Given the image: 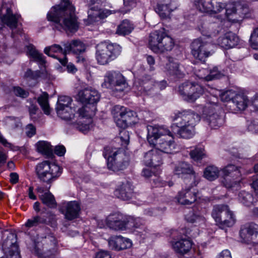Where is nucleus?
I'll use <instances>...</instances> for the list:
<instances>
[{
  "label": "nucleus",
  "mask_w": 258,
  "mask_h": 258,
  "mask_svg": "<svg viewBox=\"0 0 258 258\" xmlns=\"http://www.w3.org/2000/svg\"><path fill=\"white\" fill-rule=\"evenodd\" d=\"M238 199L240 203L246 206H250L253 202L252 196L245 191L240 192L238 194Z\"/></svg>",
  "instance_id": "3c124183"
},
{
  "label": "nucleus",
  "mask_w": 258,
  "mask_h": 258,
  "mask_svg": "<svg viewBox=\"0 0 258 258\" xmlns=\"http://www.w3.org/2000/svg\"><path fill=\"white\" fill-rule=\"evenodd\" d=\"M46 224H47V220L45 217L37 215L28 219L25 223V226L30 228Z\"/></svg>",
  "instance_id": "a19ab883"
},
{
  "label": "nucleus",
  "mask_w": 258,
  "mask_h": 258,
  "mask_svg": "<svg viewBox=\"0 0 258 258\" xmlns=\"http://www.w3.org/2000/svg\"><path fill=\"white\" fill-rule=\"evenodd\" d=\"M39 199L42 203L50 208H55L56 203L54 196L49 192H45L42 195H39Z\"/></svg>",
  "instance_id": "de8ad7c7"
},
{
  "label": "nucleus",
  "mask_w": 258,
  "mask_h": 258,
  "mask_svg": "<svg viewBox=\"0 0 258 258\" xmlns=\"http://www.w3.org/2000/svg\"><path fill=\"white\" fill-rule=\"evenodd\" d=\"M66 148L62 145L56 146L54 150V153L59 156H63L66 153Z\"/></svg>",
  "instance_id": "e2e57ef3"
},
{
  "label": "nucleus",
  "mask_w": 258,
  "mask_h": 258,
  "mask_svg": "<svg viewBox=\"0 0 258 258\" xmlns=\"http://www.w3.org/2000/svg\"><path fill=\"white\" fill-rule=\"evenodd\" d=\"M100 94L95 89L92 88H85L80 90L77 94V99L83 104H89L88 106V110L92 109V106H96L94 104L98 102L100 99Z\"/></svg>",
  "instance_id": "aec40b11"
},
{
  "label": "nucleus",
  "mask_w": 258,
  "mask_h": 258,
  "mask_svg": "<svg viewBox=\"0 0 258 258\" xmlns=\"http://www.w3.org/2000/svg\"><path fill=\"white\" fill-rule=\"evenodd\" d=\"M250 103L253 108L258 111V93H256L251 98Z\"/></svg>",
  "instance_id": "0e129e2a"
},
{
  "label": "nucleus",
  "mask_w": 258,
  "mask_h": 258,
  "mask_svg": "<svg viewBox=\"0 0 258 258\" xmlns=\"http://www.w3.org/2000/svg\"><path fill=\"white\" fill-rule=\"evenodd\" d=\"M47 93L44 92L38 98V102L43 110L44 113L48 115L50 112V109L48 101Z\"/></svg>",
  "instance_id": "8fccbe9b"
},
{
  "label": "nucleus",
  "mask_w": 258,
  "mask_h": 258,
  "mask_svg": "<svg viewBox=\"0 0 258 258\" xmlns=\"http://www.w3.org/2000/svg\"><path fill=\"white\" fill-rule=\"evenodd\" d=\"M28 52L34 60L38 62L40 64L44 65L45 63L44 56L37 50L33 45H30L28 46Z\"/></svg>",
  "instance_id": "a18cd8bd"
},
{
  "label": "nucleus",
  "mask_w": 258,
  "mask_h": 258,
  "mask_svg": "<svg viewBox=\"0 0 258 258\" xmlns=\"http://www.w3.org/2000/svg\"><path fill=\"white\" fill-rule=\"evenodd\" d=\"M223 12V14L218 15L220 19L227 18L229 21L234 23H237L241 21L244 18L246 10L242 8L240 5H236L234 3H229L226 5H225L224 10L220 13Z\"/></svg>",
  "instance_id": "4468645a"
},
{
  "label": "nucleus",
  "mask_w": 258,
  "mask_h": 258,
  "mask_svg": "<svg viewBox=\"0 0 258 258\" xmlns=\"http://www.w3.org/2000/svg\"><path fill=\"white\" fill-rule=\"evenodd\" d=\"M127 86L125 77L118 71L107 72L104 76L102 86L122 91Z\"/></svg>",
  "instance_id": "ddd939ff"
},
{
  "label": "nucleus",
  "mask_w": 258,
  "mask_h": 258,
  "mask_svg": "<svg viewBox=\"0 0 258 258\" xmlns=\"http://www.w3.org/2000/svg\"><path fill=\"white\" fill-rule=\"evenodd\" d=\"M75 10L69 0H62L59 5L51 8L47 19L66 30L76 31L79 25Z\"/></svg>",
  "instance_id": "f257e3e1"
},
{
  "label": "nucleus",
  "mask_w": 258,
  "mask_h": 258,
  "mask_svg": "<svg viewBox=\"0 0 258 258\" xmlns=\"http://www.w3.org/2000/svg\"><path fill=\"white\" fill-rule=\"evenodd\" d=\"M204 149L203 148H196L190 152V157L195 161L202 159L205 154L204 152Z\"/></svg>",
  "instance_id": "864d4df0"
},
{
  "label": "nucleus",
  "mask_w": 258,
  "mask_h": 258,
  "mask_svg": "<svg viewBox=\"0 0 258 258\" xmlns=\"http://www.w3.org/2000/svg\"><path fill=\"white\" fill-rule=\"evenodd\" d=\"M172 120L178 127L177 134L183 138H189L195 134V126L200 121L201 116L191 110L178 111L172 116Z\"/></svg>",
  "instance_id": "7ed1b4c3"
},
{
  "label": "nucleus",
  "mask_w": 258,
  "mask_h": 258,
  "mask_svg": "<svg viewBox=\"0 0 258 258\" xmlns=\"http://www.w3.org/2000/svg\"><path fill=\"white\" fill-rule=\"evenodd\" d=\"M56 112L58 116L61 119L71 120L74 118L75 111L70 106H67L65 108L57 109Z\"/></svg>",
  "instance_id": "37998d69"
},
{
  "label": "nucleus",
  "mask_w": 258,
  "mask_h": 258,
  "mask_svg": "<svg viewBox=\"0 0 258 258\" xmlns=\"http://www.w3.org/2000/svg\"><path fill=\"white\" fill-rule=\"evenodd\" d=\"M225 180L228 177H231L234 181L232 183H226L224 185L227 188H231L238 185L241 177V172L239 169L232 164H229L222 170Z\"/></svg>",
  "instance_id": "5701e85b"
},
{
  "label": "nucleus",
  "mask_w": 258,
  "mask_h": 258,
  "mask_svg": "<svg viewBox=\"0 0 258 258\" xmlns=\"http://www.w3.org/2000/svg\"><path fill=\"white\" fill-rule=\"evenodd\" d=\"M192 82H185L181 84L178 87V92L182 98L188 101Z\"/></svg>",
  "instance_id": "49530a36"
},
{
  "label": "nucleus",
  "mask_w": 258,
  "mask_h": 258,
  "mask_svg": "<svg viewBox=\"0 0 258 258\" xmlns=\"http://www.w3.org/2000/svg\"><path fill=\"white\" fill-rule=\"evenodd\" d=\"M36 146L38 152L46 155L48 157H50L52 155V149L51 145L48 142L39 141L36 144Z\"/></svg>",
  "instance_id": "ea45409f"
},
{
  "label": "nucleus",
  "mask_w": 258,
  "mask_h": 258,
  "mask_svg": "<svg viewBox=\"0 0 258 258\" xmlns=\"http://www.w3.org/2000/svg\"><path fill=\"white\" fill-rule=\"evenodd\" d=\"M190 47L191 53L194 58L203 62H205L206 58L214 52L210 43L200 39L194 40Z\"/></svg>",
  "instance_id": "9b49d317"
},
{
  "label": "nucleus",
  "mask_w": 258,
  "mask_h": 258,
  "mask_svg": "<svg viewBox=\"0 0 258 258\" xmlns=\"http://www.w3.org/2000/svg\"><path fill=\"white\" fill-rule=\"evenodd\" d=\"M249 43L252 48L258 50V27L254 29L251 33Z\"/></svg>",
  "instance_id": "5fc2aeb1"
},
{
  "label": "nucleus",
  "mask_w": 258,
  "mask_h": 258,
  "mask_svg": "<svg viewBox=\"0 0 258 258\" xmlns=\"http://www.w3.org/2000/svg\"><path fill=\"white\" fill-rule=\"evenodd\" d=\"M154 83L155 80L151 76L145 75L135 82L134 87L141 93L151 89Z\"/></svg>",
  "instance_id": "72a5a7b5"
},
{
  "label": "nucleus",
  "mask_w": 258,
  "mask_h": 258,
  "mask_svg": "<svg viewBox=\"0 0 258 258\" xmlns=\"http://www.w3.org/2000/svg\"><path fill=\"white\" fill-rule=\"evenodd\" d=\"M120 138L121 140L126 145L129 143V134L126 131H122L120 133Z\"/></svg>",
  "instance_id": "052dcab7"
},
{
  "label": "nucleus",
  "mask_w": 258,
  "mask_h": 258,
  "mask_svg": "<svg viewBox=\"0 0 258 258\" xmlns=\"http://www.w3.org/2000/svg\"><path fill=\"white\" fill-rule=\"evenodd\" d=\"M95 258H111V256L108 252L102 250L96 254Z\"/></svg>",
  "instance_id": "69168bd1"
},
{
  "label": "nucleus",
  "mask_w": 258,
  "mask_h": 258,
  "mask_svg": "<svg viewBox=\"0 0 258 258\" xmlns=\"http://www.w3.org/2000/svg\"><path fill=\"white\" fill-rule=\"evenodd\" d=\"M217 43L221 47L228 49L237 45L238 38L235 34L229 32L225 34L223 36L219 37Z\"/></svg>",
  "instance_id": "a878e982"
},
{
  "label": "nucleus",
  "mask_w": 258,
  "mask_h": 258,
  "mask_svg": "<svg viewBox=\"0 0 258 258\" xmlns=\"http://www.w3.org/2000/svg\"><path fill=\"white\" fill-rule=\"evenodd\" d=\"M107 226L110 229L119 230H123L130 224L125 217L122 214L114 213L109 215L106 219Z\"/></svg>",
  "instance_id": "4be33fe9"
},
{
  "label": "nucleus",
  "mask_w": 258,
  "mask_h": 258,
  "mask_svg": "<svg viewBox=\"0 0 258 258\" xmlns=\"http://www.w3.org/2000/svg\"><path fill=\"white\" fill-rule=\"evenodd\" d=\"M109 15V13L107 11L99 10L98 11H94L90 12L89 14L88 19L85 20L86 25L91 24L92 23L96 21L97 18L100 19H104L107 17Z\"/></svg>",
  "instance_id": "4c0bfd02"
},
{
  "label": "nucleus",
  "mask_w": 258,
  "mask_h": 258,
  "mask_svg": "<svg viewBox=\"0 0 258 258\" xmlns=\"http://www.w3.org/2000/svg\"><path fill=\"white\" fill-rule=\"evenodd\" d=\"M134 29V25L128 20H124L118 26L116 33L120 35H126L131 33Z\"/></svg>",
  "instance_id": "e433bc0d"
},
{
  "label": "nucleus",
  "mask_w": 258,
  "mask_h": 258,
  "mask_svg": "<svg viewBox=\"0 0 258 258\" xmlns=\"http://www.w3.org/2000/svg\"><path fill=\"white\" fill-rule=\"evenodd\" d=\"M204 93L205 90L202 86L195 82H192L188 102H194Z\"/></svg>",
  "instance_id": "c9c22d12"
},
{
  "label": "nucleus",
  "mask_w": 258,
  "mask_h": 258,
  "mask_svg": "<svg viewBox=\"0 0 258 258\" xmlns=\"http://www.w3.org/2000/svg\"><path fill=\"white\" fill-rule=\"evenodd\" d=\"M174 174L183 178V183L187 185L189 182L198 183V174L194 170L192 166L185 162H181L176 165L174 169Z\"/></svg>",
  "instance_id": "2eb2a0df"
},
{
  "label": "nucleus",
  "mask_w": 258,
  "mask_h": 258,
  "mask_svg": "<svg viewBox=\"0 0 258 258\" xmlns=\"http://www.w3.org/2000/svg\"><path fill=\"white\" fill-rule=\"evenodd\" d=\"M13 90L15 95L22 98L27 97L29 94L27 90L19 86L14 87Z\"/></svg>",
  "instance_id": "4d7b16f0"
},
{
  "label": "nucleus",
  "mask_w": 258,
  "mask_h": 258,
  "mask_svg": "<svg viewBox=\"0 0 258 258\" xmlns=\"http://www.w3.org/2000/svg\"><path fill=\"white\" fill-rule=\"evenodd\" d=\"M187 220L191 223L202 222L204 223L205 222V219L203 216L197 215L195 214H192L191 215V218L187 217Z\"/></svg>",
  "instance_id": "bf43d9fd"
},
{
  "label": "nucleus",
  "mask_w": 258,
  "mask_h": 258,
  "mask_svg": "<svg viewBox=\"0 0 258 258\" xmlns=\"http://www.w3.org/2000/svg\"><path fill=\"white\" fill-rule=\"evenodd\" d=\"M192 243L191 240L183 238L175 242H172L173 250L177 253L184 255L188 252L191 249Z\"/></svg>",
  "instance_id": "2f4dec72"
},
{
  "label": "nucleus",
  "mask_w": 258,
  "mask_h": 258,
  "mask_svg": "<svg viewBox=\"0 0 258 258\" xmlns=\"http://www.w3.org/2000/svg\"><path fill=\"white\" fill-rule=\"evenodd\" d=\"M221 29L222 28L219 24L214 23L208 25L207 30L203 31V34L208 37H212L216 36Z\"/></svg>",
  "instance_id": "09e8293b"
},
{
  "label": "nucleus",
  "mask_w": 258,
  "mask_h": 258,
  "mask_svg": "<svg viewBox=\"0 0 258 258\" xmlns=\"http://www.w3.org/2000/svg\"><path fill=\"white\" fill-rule=\"evenodd\" d=\"M249 131L257 133H258V120H254L251 122L248 126Z\"/></svg>",
  "instance_id": "680f3d73"
},
{
  "label": "nucleus",
  "mask_w": 258,
  "mask_h": 258,
  "mask_svg": "<svg viewBox=\"0 0 258 258\" xmlns=\"http://www.w3.org/2000/svg\"><path fill=\"white\" fill-rule=\"evenodd\" d=\"M248 102L247 97L243 94H236L233 98L232 106L234 111H239L245 110L247 107Z\"/></svg>",
  "instance_id": "f704fd0d"
},
{
  "label": "nucleus",
  "mask_w": 258,
  "mask_h": 258,
  "mask_svg": "<svg viewBox=\"0 0 258 258\" xmlns=\"http://www.w3.org/2000/svg\"><path fill=\"white\" fill-rule=\"evenodd\" d=\"M147 130V140L150 145L161 153L174 152L175 145L173 137L168 128L159 125H148Z\"/></svg>",
  "instance_id": "f03ea898"
},
{
  "label": "nucleus",
  "mask_w": 258,
  "mask_h": 258,
  "mask_svg": "<svg viewBox=\"0 0 258 258\" xmlns=\"http://www.w3.org/2000/svg\"><path fill=\"white\" fill-rule=\"evenodd\" d=\"M72 100L71 97L67 96H59L56 109L65 108L67 106H70Z\"/></svg>",
  "instance_id": "603ef678"
},
{
  "label": "nucleus",
  "mask_w": 258,
  "mask_h": 258,
  "mask_svg": "<svg viewBox=\"0 0 258 258\" xmlns=\"http://www.w3.org/2000/svg\"><path fill=\"white\" fill-rule=\"evenodd\" d=\"M194 5L199 11L210 14H219L225 8V4L217 0H194Z\"/></svg>",
  "instance_id": "dca6fc26"
},
{
  "label": "nucleus",
  "mask_w": 258,
  "mask_h": 258,
  "mask_svg": "<svg viewBox=\"0 0 258 258\" xmlns=\"http://www.w3.org/2000/svg\"><path fill=\"white\" fill-rule=\"evenodd\" d=\"M112 113L116 125L120 128H125L137 121L136 113L124 106H114Z\"/></svg>",
  "instance_id": "1a4fd4ad"
},
{
  "label": "nucleus",
  "mask_w": 258,
  "mask_h": 258,
  "mask_svg": "<svg viewBox=\"0 0 258 258\" xmlns=\"http://www.w3.org/2000/svg\"><path fill=\"white\" fill-rule=\"evenodd\" d=\"M36 127L32 124H28L25 127V133L27 137L31 138L36 134Z\"/></svg>",
  "instance_id": "13d9d810"
},
{
  "label": "nucleus",
  "mask_w": 258,
  "mask_h": 258,
  "mask_svg": "<svg viewBox=\"0 0 258 258\" xmlns=\"http://www.w3.org/2000/svg\"><path fill=\"white\" fill-rule=\"evenodd\" d=\"M176 8L174 2L167 0L166 2L158 4L156 11L162 19H167L169 18L171 13Z\"/></svg>",
  "instance_id": "bb28decb"
},
{
  "label": "nucleus",
  "mask_w": 258,
  "mask_h": 258,
  "mask_svg": "<svg viewBox=\"0 0 258 258\" xmlns=\"http://www.w3.org/2000/svg\"><path fill=\"white\" fill-rule=\"evenodd\" d=\"M35 172L39 180L50 184L60 176L62 169L58 165L46 160L36 165Z\"/></svg>",
  "instance_id": "423d86ee"
},
{
  "label": "nucleus",
  "mask_w": 258,
  "mask_h": 258,
  "mask_svg": "<svg viewBox=\"0 0 258 258\" xmlns=\"http://www.w3.org/2000/svg\"><path fill=\"white\" fill-rule=\"evenodd\" d=\"M211 215L216 225L221 229L232 227L236 220L233 212L225 205L215 206Z\"/></svg>",
  "instance_id": "6e6552de"
},
{
  "label": "nucleus",
  "mask_w": 258,
  "mask_h": 258,
  "mask_svg": "<svg viewBox=\"0 0 258 258\" xmlns=\"http://www.w3.org/2000/svg\"><path fill=\"white\" fill-rule=\"evenodd\" d=\"M57 249L55 238L48 235L41 242L35 244L34 253L39 258H54L57 253Z\"/></svg>",
  "instance_id": "9d476101"
},
{
  "label": "nucleus",
  "mask_w": 258,
  "mask_h": 258,
  "mask_svg": "<svg viewBox=\"0 0 258 258\" xmlns=\"http://www.w3.org/2000/svg\"><path fill=\"white\" fill-rule=\"evenodd\" d=\"M220 170L213 165L207 167L204 172V176L209 180L213 181L217 178L219 175Z\"/></svg>",
  "instance_id": "79ce46f5"
},
{
  "label": "nucleus",
  "mask_w": 258,
  "mask_h": 258,
  "mask_svg": "<svg viewBox=\"0 0 258 258\" xmlns=\"http://www.w3.org/2000/svg\"><path fill=\"white\" fill-rule=\"evenodd\" d=\"M202 72L204 73H208V74L207 75H199V77L202 79H204L208 81H212L214 79H219L223 76V74L218 71L217 68H214L213 70H211L210 71L207 69H203Z\"/></svg>",
  "instance_id": "58836bf2"
},
{
  "label": "nucleus",
  "mask_w": 258,
  "mask_h": 258,
  "mask_svg": "<svg viewBox=\"0 0 258 258\" xmlns=\"http://www.w3.org/2000/svg\"><path fill=\"white\" fill-rule=\"evenodd\" d=\"M121 52V47L117 44L101 43L96 46V60L100 65H107L115 59Z\"/></svg>",
  "instance_id": "39448f33"
},
{
  "label": "nucleus",
  "mask_w": 258,
  "mask_h": 258,
  "mask_svg": "<svg viewBox=\"0 0 258 258\" xmlns=\"http://www.w3.org/2000/svg\"><path fill=\"white\" fill-rule=\"evenodd\" d=\"M5 235L6 238L3 240L2 247L5 254L13 258H21L17 244L16 235L12 232H7Z\"/></svg>",
  "instance_id": "f3484780"
},
{
  "label": "nucleus",
  "mask_w": 258,
  "mask_h": 258,
  "mask_svg": "<svg viewBox=\"0 0 258 258\" xmlns=\"http://www.w3.org/2000/svg\"><path fill=\"white\" fill-rule=\"evenodd\" d=\"M240 236L243 242L258 244V225L254 223L245 224L240 231Z\"/></svg>",
  "instance_id": "6ab92c4d"
},
{
  "label": "nucleus",
  "mask_w": 258,
  "mask_h": 258,
  "mask_svg": "<svg viewBox=\"0 0 258 258\" xmlns=\"http://www.w3.org/2000/svg\"><path fill=\"white\" fill-rule=\"evenodd\" d=\"M220 107L216 102H209L204 109L206 120L212 128L217 129L224 123V118L220 112Z\"/></svg>",
  "instance_id": "f8f14e48"
},
{
  "label": "nucleus",
  "mask_w": 258,
  "mask_h": 258,
  "mask_svg": "<svg viewBox=\"0 0 258 258\" xmlns=\"http://www.w3.org/2000/svg\"><path fill=\"white\" fill-rule=\"evenodd\" d=\"M236 95V94L234 91L228 90L222 93L220 95V98L223 101L228 102L232 100V102L233 98H235Z\"/></svg>",
  "instance_id": "6e6d98bb"
},
{
  "label": "nucleus",
  "mask_w": 258,
  "mask_h": 258,
  "mask_svg": "<svg viewBox=\"0 0 258 258\" xmlns=\"http://www.w3.org/2000/svg\"><path fill=\"white\" fill-rule=\"evenodd\" d=\"M198 183L189 182L187 185L182 184V189L179 191L176 197L178 202L181 205H191L197 200V192L192 191L191 189Z\"/></svg>",
  "instance_id": "a211bd4d"
},
{
  "label": "nucleus",
  "mask_w": 258,
  "mask_h": 258,
  "mask_svg": "<svg viewBox=\"0 0 258 258\" xmlns=\"http://www.w3.org/2000/svg\"><path fill=\"white\" fill-rule=\"evenodd\" d=\"M61 212L64 214L65 218L68 220H73L79 216L81 207L76 201H71L63 203L61 208Z\"/></svg>",
  "instance_id": "b1692460"
},
{
  "label": "nucleus",
  "mask_w": 258,
  "mask_h": 258,
  "mask_svg": "<svg viewBox=\"0 0 258 258\" xmlns=\"http://www.w3.org/2000/svg\"><path fill=\"white\" fill-rule=\"evenodd\" d=\"M103 156L107 160L108 168L114 171L124 169L128 164L126 157L120 149L107 146L104 148Z\"/></svg>",
  "instance_id": "0eeeda50"
},
{
  "label": "nucleus",
  "mask_w": 258,
  "mask_h": 258,
  "mask_svg": "<svg viewBox=\"0 0 258 258\" xmlns=\"http://www.w3.org/2000/svg\"><path fill=\"white\" fill-rule=\"evenodd\" d=\"M216 258H232L230 252L225 249L223 250Z\"/></svg>",
  "instance_id": "774afa93"
},
{
  "label": "nucleus",
  "mask_w": 258,
  "mask_h": 258,
  "mask_svg": "<svg viewBox=\"0 0 258 258\" xmlns=\"http://www.w3.org/2000/svg\"><path fill=\"white\" fill-rule=\"evenodd\" d=\"M88 106H83L78 110L79 116L81 118H86V123L78 124L76 127L83 133H86L89 131L92 127V117L95 115L96 107L92 106V109L90 110H88Z\"/></svg>",
  "instance_id": "412c9836"
},
{
  "label": "nucleus",
  "mask_w": 258,
  "mask_h": 258,
  "mask_svg": "<svg viewBox=\"0 0 258 258\" xmlns=\"http://www.w3.org/2000/svg\"><path fill=\"white\" fill-rule=\"evenodd\" d=\"M144 162L147 166L157 167L162 164L161 152L154 148L147 152L144 159Z\"/></svg>",
  "instance_id": "cd10ccee"
},
{
  "label": "nucleus",
  "mask_w": 258,
  "mask_h": 258,
  "mask_svg": "<svg viewBox=\"0 0 258 258\" xmlns=\"http://www.w3.org/2000/svg\"><path fill=\"white\" fill-rule=\"evenodd\" d=\"M115 193L116 196L123 200H128L133 195V186L130 182L125 180L118 186Z\"/></svg>",
  "instance_id": "c85d7f7f"
},
{
  "label": "nucleus",
  "mask_w": 258,
  "mask_h": 258,
  "mask_svg": "<svg viewBox=\"0 0 258 258\" xmlns=\"http://www.w3.org/2000/svg\"><path fill=\"white\" fill-rule=\"evenodd\" d=\"M65 47L62 48V47L58 44H53L51 46L46 47L44 50V53L49 56L52 57L57 58V56L54 54V53H60L64 55L63 58H58L59 61L62 66H65L68 61L67 57L66 55L68 54L67 52H65Z\"/></svg>",
  "instance_id": "7c9ffc66"
},
{
  "label": "nucleus",
  "mask_w": 258,
  "mask_h": 258,
  "mask_svg": "<svg viewBox=\"0 0 258 258\" xmlns=\"http://www.w3.org/2000/svg\"><path fill=\"white\" fill-rule=\"evenodd\" d=\"M63 46L65 47V52L68 53H82L85 51L86 48L85 44L79 40H73L71 42L64 43Z\"/></svg>",
  "instance_id": "473e14b6"
},
{
  "label": "nucleus",
  "mask_w": 258,
  "mask_h": 258,
  "mask_svg": "<svg viewBox=\"0 0 258 258\" xmlns=\"http://www.w3.org/2000/svg\"><path fill=\"white\" fill-rule=\"evenodd\" d=\"M174 46L173 38L168 35L164 29L151 32L149 38V47L156 53L171 51Z\"/></svg>",
  "instance_id": "20e7f679"
},
{
  "label": "nucleus",
  "mask_w": 258,
  "mask_h": 258,
  "mask_svg": "<svg viewBox=\"0 0 258 258\" xmlns=\"http://www.w3.org/2000/svg\"><path fill=\"white\" fill-rule=\"evenodd\" d=\"M166 69L168 73L177 78H181L184 76V74L179 69V64L176 62H170L166 64Z\"/></svg>",
  "instance_id": "c03bdc74"
},
{
  "label": "nucleus",
  "mask_w": 258,
  "mask_h": 258,
  "mask_svg": "<svg viewBox=\"0 0 258 258\" xmlns=\"http://www.w3.org/2000/svg\"><path fill=\"white\" fill-rule=\"evenodd\" d=\"M8 124L12 128H15L18 126V119L17 118H14L13 117H9L8 121Z\"/></svg>",
  "instance_id": "338daca9"
},
{
  "label": "nucleus",
  "mask_w": 258,
  "mask_h": 258,
  "mask_svg": "<svg viewBox=\"0 0 258 258\" xmlns=\"http://www.w3.org/2000/svg\"><path fill=\"white\" fill-rule=\"evenodd\" d=\"M19 16L14 15L10 8H7L6 13L2 18H0V29H2L4 24L7 25L11 29L13 30L17 27Z\"/></svg>",
  "instance_id": "c756f323"
},
{
  "label": "nucleus",
  "mask_w": 258,
  "mask_h": 258,
  "mask_svg": "<svg viewBox=\"0 0 258 258\" xmlns=\"http://www.w3.org/2000/svg\"><path fill=\"white\" fill-rule=\"evenodd\" d=\"M108 244L111 249L120 250L131 247L132 242L128 238L121 236H114L109 239Z\"/></svg>",
  "instance_id": "393cba45"
}]
</instances>
